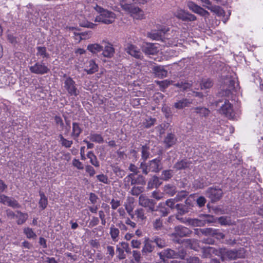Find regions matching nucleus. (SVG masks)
I'll list each match as a JSON object with an SVG mask.
<instances>
[{"label": "nucleus", "instance_id": "f257e3e1", "mask_svg": "<svg viewBox=\"0 0 263 263\" xmlns=\"http://www.w3.org/2000/svg\"><path fill=\"white\" fill-rule=\"evenodd\" d=\"M94 9L99 14L95 18L96 22L110 24L115 21L116 15L113 12L105 9L97 5L94 7Z\"/></svg>", "mask_w": 263, "mask_h": 263}, {"label": "nucleus", "instance_id": "f03ea898", "mask_svg": "<svg viewBox=\"0 0 263 263\" xmlns=\"http://www.w3.org/2000/svg\"><path fill=\"white\" fill-rule=\"evenodd\" d=\"M166 31L165 29L152 31L148 34V36L153 40L161 41L167 46L176 45V40L168 37Z\"/></svg>", "mask_w": 263, "mask_h": 263}, {"label": "nucleus", "instance_id": "7ed1b4c3", "mask_svg": "<svg viewBox=\"0 0 263 263\" xmlns=\"http://www.w3.org/2000/svg\"><path fill=\"white\" fill-rule=\"evenodd\" d=\"M215 105L220 107L219 111L230 119H234L235 115L232 104L226 99H219L215 102Z\"/></svg>", "mask_w": 263, "mask_h": 263}, {"label": "nucleus", "instance_id": "20e7f679", "mask_svg": "<svg viewBox=\"0 0 263 263\" xmlns=\"http://www.w3.org/2000/svg\"><path fill=\"white\" fill-rule=\"evenodd\" d=\"M120 5L123 10L129 13L134 18L136 19H141L143 18V12L139 7L125 2L121 3Z\"/></svg>", "mask_w": 263, "mask_h": 263}, {"label": "nucleus", "instance_id": "39448f33", "mask_svg": "<svg viewBox=\"0 0 263 263\" xmlns=\"http://www.w3.org/2000/svg\"><path fill=\"white\" fill-rule=\"evenodd\" d=\"M66 79L64 82V87L70 96L77 97L79 94V91L77 87L75 81L70 77L64 76Z\"/></svg>", "mask_w": 263, "mask_h": 263}, {"label": "nucleus", "instance_id": "423d86ee", "mask_svg": "<svg viewBox=\"0 0 263 263\" xmlns=\"http://www.w3.org/2000/svg\"><path fill=\"white\" fill-rule=\"evenodd\" d=\"M30 71L34 74L43 75L50 71V68L43 62V61L36 62L29 66Z\"/></svg>", "mask_w": 263, "mask_h": 263}, {"label": "nucleus", "instance_id": "0eeeda50", "mask_svg": "<svg viewBox=\"0 0 263 263\" xmlns=\"http://www.w3.org/2000/svg\"><path fill=\"white\" fill-rule=\"evenodd\" d=\"M191 233V231L188 228L182 226H177L175 227L174 232L171 234V236L174 237L173 239L174 242L180 243V240L177 238V237H185L188 236Z\"/></svg>", "mask_w": 263, "mask_h": 263}, {"label": "nucleus", "instance_id": "6e6552de", "mask_svg": "<svg viewBox=\"0 0 263 263\" xmlns=\"http://www.w3.org/2000/svg\"><path fill=\"white\" fill-rule=\"evenodd\" d=\"M155 248L152 238L145 237L143 239L141 253L144 256L149 255L154 251Z\"/></svg>", "mask_w": 263, "mask_h": 263}, {"label": "nucleus", "instance_id": "1a4fd4ad", "mask_svg": "<svg viewBox=\"0 0 263 263\" xmlns=\"http://www.w3.org/2000/svg\"><path fill=\"white\" fill-rule=\"evenodd\" d=\"M174 15L178 19L185 22H193L197 19L195 15L180 8H177L176 9L174 12Z\"/></svg>", "mask_w": 263, "mask_h": 263}, {"label": "nucleus", "instance_id": "9d476101", "mask_svg": "<svg viewBox=\"0 0 263 263\" xmlns=\"http://www.w3.org/2000/svg\"><path fill=\"white\" fill-rule=\"evenodd\" d=\"M205 195L212 202H215L221 199L223 192L220 188L209 187L206 190Z\"/></svg>", "mask_w": 263, "mask_h": 263}, {"label": "nucleus", "instance_id": "9b49d317", "mask_svg": "<svg viewBox=\"0 0 263 263\" xmlns=\"http://www.w3.org/2000/svg\"><path fill=\"white\" fill-rule=\"evenodd\" d=\"M156 202L152 199H149L143 195L140 196L139 198V204L140 205L148 208V212L153 213L155 212V204Z\"/></svg>", "mask_w": 263, "mask_h": 263}, {"label": "nucleus", "instance_id": "f8f14e48", "mask_svg": "<svg viewBox=\"0 0 263 263\" xmlns=\"http://www.w3.org/2000/svg\"><path fill=\"white\" fill-rule=\"evenodd\" d=\"M200 231L203 234L214 237L218 240L222 239L224 237V234L219 229L209 228L200 229Z\"/></svg>", "mask_w": 263, "mask_h": 263}, {"label": "nucleus", "instance_id": "ddd939ff", "mask_svg": "<svg viewBox=\"0 0 263 263\" xmlns=\"http://www.w3.org/2000/svg\"><path fill=\"white\" fill-rule=\"evenodd\" d=\"M0 203L13 209H20L21 207V204L14 198L4 194L0 195Z\"/></svg>", "mask_w": 263, "mask_h": 263}, {"label": "nucleus", "instance_id": "4468645a", "mask_svg": "<svg viewBox=\"0 0 263 263\" xmlns=\"http://www.w3.org/2000/svg\"><path fill=\"white\" fill-rule=\"evenodd\" d=\"M221 254V259L222 260L226 259H236L237 258L241 257L240 253L236 250H226L221 249L220 251Z\"/></svg>", "mask_w": 263, "mask_h": 263}, {"label": "nucleus", "instance_id": "2eb2a0df", "mask_svg": "<svg viewBox=\"0 0 263 263\" xmlns=\"http://www.w3.org/2000/svg\"><path fill=\"white\" fill-rule=\"evenodd\" d=\"M125 51L131 56L136 59H141L142 57V53L140 50L135 45L128 43L125 47Z\"/></svg>", "mask_w": 263, "mask_h": 263}, {"label": "nucleus", "instance_id": "dca6fc26", "mask_svg": "<svg viewBox=\"0 0 263 263\" xmlns=\"http://www.w3.org/2000/svg\"><path fill=\"white\" fill-rule=\"evenodd\" d=\"M187 6L193 12L198 14L202 16L207 17L209 15L208 11L197 5L193 2L190 1L187 2Z\"/></svg>", "mask_w": 263, "mask_h": 263}, {"label": "nucleus", "instance_id": "f3484780", "mask_svg": "<svg viewBox=\"0 0 263 263\" xmlns=\"http://www.w3.org/2000/svg\"><path fill=\"white\" fill-rule=\"evenodd\" d=\"M225 83L227 84L228 83V88L222 91L221 95L222 96L229 97L232 93V91L237 89L238 84L235 80L232 79H228Z\"/></svg>", "mask_w": 263, "mask_h": 263}, {"label": "nucleus", "instance_id": "a211bd4d", "mask_svg": "<svg viewBox=\"0 0 263 263\" xmlns=\"http://www.w3.org/2000/svg\"><path fill=\"white\" fill-rule=\"evenodd\" d=\"M161 161V159L160 158H157L149 161L148 162L150 172L153 173L159 172L162 168V164Z\"/></svg>", "mask_w": 263, "mask_h": 263}, {"label": "nucleus", "instance_id": "6ab92c4d", "mask_svg": "<svg viewBox=\"0 0 263 263\" xmlns=\"http://www.w3.org/2000/svg\"><path fill=\"white\" fill-rule=\"evenodd\" d=\"M142 50L146 54L154 55L158 52L159 49L155 44L146 43L143 46Z\"/></svg>", "mask_w": 263, "mask_h": 263}, {"label": "nucleus", "instance_id": "aec40b11", "mask_svg": "<svg viewBox=\"0 0 263 263\" xmlns=\"http://www.w3.org/2000/svg\"><path fill=\"white\" fill-rule=\"evenodd\" d=\"M162 183V182L161 181L160 178L156 175H154L148 181L147 188L149 190L153 188L157 189Z\"/></svg>", "mask_w": 263, "mask_h": 263}, {"label": "nucleus", "instance_id": "412c9836", "mask_svg": "<svg viewBox=\"0 0 263 263\" xmlns=\"http://www.w3.org/2000/svg\"><path fill=\"white\" fill-rule=\"evenodd\" d=\"M177 139L174 134L168 133L164 139V143L166 148H169L173 146L176 142Z\"/></svg>", "mask_w": 263, "mask_h": 263}, {"label": "nucleus", "instance_id": "4be33fe9", "mask_svg": "<svg viewBox=\"0 0 263 263\" xmlns=\"http://www.w3.org/2000/svg\"><path fill=\"white\" fill-rule=\"evenodd\" d=\"M177 252L171 249H166L159 253L161 259L177 258Z\"/></svg>", "mask_w": 263, "mask_h": 263}, {"label": "nucleus", "instance_id": "5701e85b", "mask_svg": "<svg viewBox=\"0 0 263 263\" xmlns=\"http://www.w3.org/2000/svg\"><path fill=\"white\" fill-rule=\"evenodd\" d=\"M192 103V101L190 99L183 98L181 100H177L174 105L175 108L177 109H182L185 107L189 106Z\"/></svg>", "mask_w": 263, "mask_h": 263}, {"label": "nucleus", "instance_id": "b1692460", "mask_svg": "<svg viewBox=\"0 0 263 263\" xmlns=\"http://www.w3.org/2000/svg\"><path fill=\"white\" fill-rule=\"evenodd\" d=\"M82 128L81 127L79 123L77 122L72 123V130L71 134V137L74 140H77L80 134L82 132Z\"/></svg>", "mask_w": 263, "mask_h": 263}, {"label": "nucleus", "instance_id": "393cba45", "mask_svg": "<svg viewBox=\"0 0 263 263\" xmlns=\"http://www.w3.org/2000/svg\"><path fill=\"white\" fill-rule=\"evenodd\" d=\"M28 218V215L27 213L22 212L20 210L16 211V223L18 225H21L25 223Z\"/></svg>", "mask_w": 263, "mask_h": 263}, {"label": "nucleus", "instance_id": "a878e982", "mask_svg": "<svg viewBox=\"0 0 263 263\" xmlns=\"http://www.w3.org/2000/svg\"><path fill=\"white\" fill-rule=\"evenodd\" d=\"M152 241L157 247L160 249L165 248L167 246L166 240L159 236H154L152 238Z\"/></svg>", "mask_w": 263, "mask_h": 263}, {"label": "nucleus", "instance_id": "bb28decb", "mask_svg": "<svg viewBox=\"0 0 263 263\" xmlns=\"http://www.w3.org/2000/svg\"><path fill=\"white\" fill-rule=\"evenodd\" d=\"M109 234L112 240L117 242L119 239L120 230L114 224H111L109 228Z\"/></svg>", "mask_w": 263, "mask_h": 263}, {"label": "nucleus", "instance_id": "cd10ccee", "mask_svg": "<svg viewBox=\"0 0 263 263\" xmlns=\"http://www.w3.org/2000/svg\"><path fill=\"white\" fill-rule=\"evenodd\" d=\"M164 203L160 202L155 207V212H159L162 217L166 216L170 213V209Z\"/></svg>", "mask_w": 263, "mask_h": 263}, {"label": "nucleus", "instance_id": "c85d7f7f", "mask_svg": "<svg viewBox=\"0 0 263 263\" xmlns=\"http://www.w3.org/2000/svg\"><path fill=\"white\" fill-rule=\"evenodd\" d=\"M88 64V65L87 66V68L84 69L87 74H93L98 70V66L93 60H90Z\"/></svg>", "mask_w": 263, "mask_h": 263}, {"label": "nucleus", "instance_id": "c756f323", "mask_svg": "<svg viewBox=\"0 0 263 263\" xmlns=\"http://www.w3.org/2000/svg\"><path fill=\"white\" fill-rule=\"evenodd\" d=\"M87 138L93 142L99 144L102 143L104 142L103 138L101 134L92 132L90 133L89 135L87 137Z\"/></svg>", "mask_w": 263, "mask_h": 263}, {"label": "nucleus", "instance_id": "7c9ffc66", "mask_svg": "<svg viewBox=\"0 0 263 263\" xmlns=\"http://www.w3.org/2000/svg\"><path fill=\"white\" fill-rule=\"evenodd\" d=\"M115 49L110 43H106L103 51V55L106 58H111L114 55Z\"/></svg>", "mask_w": 263, "mask_h": 263}, {"label": "nucleus", "instance_id": "2f4dec72", "mask_svg": "<svg viewBox=\"0 0 263 263\" xmlns=\"http://www.w3.org/2000/svg\"><path fill=\"white\" fill-rule=\"evenodd\" d=\"M135 214L139 221L145 222L147 219L145 210L143 208H138L135 211Z\"/></svg>", "mask_w": 263, "mask_h": 263}, {"label": "nucleus", "instance_id": "473e14b6", "mask_svg": "<svg viewBox=\"0 0 263 263\" xmlns=\"http://www.w3.org/2000/svg\"><path fill=\"white\" fill-rule=\"evenodd\" d=\"M154 71L157 77L159 78L166 77L167 74V71L163 67L157 66L154 67Z\"/></svg>", "mask_w": 263, "mask_h": 263}, {"label": "nucleus", "instance_id": "72a5a7b5", "mask_svg": "<svg viewBox=\"0 0 263 263\" xmlns=\"http://www.w3.org/2000/svg\"><path fill=\"white\" fill-rule=\"evenodd\" d=\"M145 184V181L144 177L141 175H139L137 178L135 177V175L133 174V177L130 181L131 186H135L136 184H140L143 185Z\"/></svg>", "mask_w": 263, "mask_h": 263}, {"label": "nucleus", "instance_id": "f704fd0d", "mask_svg": "<svg viewBox=\"0 0 263 263\" xmlns=\"http://www.w3.org/2000/svg\"><path fill=\"white\" fill-rule=\"evenodd\" d=\"M206 8L211 10L212 12L216 13L219 16H223L225 14L224 11L221 8V7L218 6H212L211 4L210 6H207Z\"/></svg>", "mask_w": 263, "mask_h": 263}, {"label": "nucleus", "instance_id": "c9c22d12", "mask_svg": "<svg viewBox=\"0 0 263 263\" xmlns=\"http://www.w3.org/2000/svg\"><path fill=\"white\" fill-rule=\"evenodd\" d=\"M36 55L40 56L42 58L48 59L50 58V54L47 52V49L45 47L38 46L36 47Z\"/></svg>", "mask_w": 263, "mask_h": 263}, {"label": "nucleus", "instance_id": "e433bc0d", "mask_svg": "<svg viewBox=\"0 0 263 263\" xmlns=\"http://www.w3.org/2000/svg\"><path fill=\"white\" fill-rule=\"evenodd\" d=\"M87 157L90 159V162L92 165L97 167H99L100 166L99 162L92 151L88 152L87 154Z\"/></svg>", "mask_w": 263, "mask_h": 263}, {"label": "nucleus", "instance_id": "4c0bfd02", "mask_svg": "<svg viewBox=\"0 0 263 263\" xmlns=\"http://www.w3.org/2000/svg\"><path fill=\"white\" fill-rule=\"evenodd\" d=\"M156 122L155 118L147 117L142 122V126L146 128H149L154 126Z\"/></svg>", "mask_w": 263, "mask_h": 263}, {"label": "nucleus", "instance_id": "58836bf2", "mask_svg": "<svg viewBox=\"0 0 263 263\" xmlns=\"http://www.w3.org/2000/svg\"><path fill=\"white\" fill-rule=\"evenodd\" d=\"M39 194L40 196V199L39 202L40 208H41L42 210H44L48 204L47 197L42 192H40Z\"/></svg>", "mask_w": 263, "mask_h": 263}, {"label": "nucleus", "instance_id": "ea45409f", "mask_svg": "<svg viewBox=\"0 0 263 263\" xmlns=\"http://www.w3.org/2000/svg\"><path fill=\"white\" fill-rule=\"evenodd\" d=\"M175 208L177 211V214L184 215L189 212V206L185 204H177L175 205Z\"/></svg>", "mask_w": 263, "mask_h": 263}, {"label": "nucleus", "instance_id": "a19ab883", "mask_svg": "<svg viewBox=\"0 0 263 263\" xmlns=\"http://www.w3.org/2000/svg\"><path fill=\"white\" fill-rule=\"evenodd\" d=\"M190 166V163L186 160H182L176 162L174 165V168L177 170L185 169Z\"/></svg>", "mask_w": 263, "mask_h": 263}, {"label": "nucleus", "instance_id": "79ce46f5", "mask_svg": "<svg viewBox=\"0 0 263 263\" xmlns=\"http://www.w3.org/2000/svg\"><path fill=\"white\" fill-rule=\"evenodd\" d=\"M173 176V171L172 170H166L162 172L160 179L164 181H168Z\"/></svg>", "mask_w": 263, "mask_h": 263}, {"label": "nucleus", "instance_id": "37998d69", "mask_svg": "<svg viewBox=\"0 0 263 263\" xmlns=\"http://www.w3.org/2000/svg\"><path fill=\"white\" fill-rule=\"evenodd\" d=\"M149 148L147 145H142L141 147V159L145 161L149 157Z\"/></svg>", "mask_w": 263, "mask_h": 263}, {"label": "nucleus", "instance_id": "c03bdc74", "mask_svg": "<svg viewBox=\"0 0 263 263\" xmlns=\"http://www.w3.org/2000/svg\"><path fill=\"white\" fill-rule=\"evenodd\" d=\"M194 112L199 115L201 117H206L209 114V110L205 107H196L193 109Z\"/></svg>", "mask_w": 263, "mask_h": 263}, {"label": "nucleus", "instance_id": "a18cd8bd", "mask_svg": "<svg viewBox=\"0 0 263 263\" xmlns=\"http://www.w3.org/2000/svg\"><path fill=\"white\" fill-rule=\"evenodd\" d=\"M23 232L28 239H35L36 235L32 228L26 227L23 229Z\"/></svg>", "mask_w": 263, "mask_h": 263}, {"label": "nucleus", "instance_id": "49530a36", "mask_svg": "<svg viewBox=\"0 0 263 263\" xmlns=\"http://www.w3.org/2000/svg\"><path fill=\"white\" fill-rule=\"evenodd\" d=\"M103 47L98 44L88 45L87 49L93 53H97L102 50Z\"/></svg>", "mask_w": 263, "mask_h": 263}, {"label": "nucleus", "instance_id": "de8ad7c7", "mask_svg": "<svg viewBox=\"0 0 263 263\" xmlns=\"http://www.w3.org/2000/svg\"><path fill=\"white\" fill-rule=\"evenodd\" d=\"M202 255L204 257H209L212 253H214L215 249L211 247H204L202 249Z\"/></svg>", "mask_w": 263, "mask_h": 263}, {"label": "nucleus", "instance_id": "09e8293b", "mask_svg": "<svg viewBox=\"0 0 263 263\" xmlns=\"http://www.w3.org/2000/svg\"><path fill=\"white\" fill-rule=\"evenodd\" d=\"M60 138V142L63 146L66 148H69L73 144V141L71 140H68L64 138L62 135L60 134L59 136Z\"/></svg>", "mask_w": 263, "mask_h": 263}, {"label": "nucleus", "instance_id": "8fccbe9b", "mask_svg": "<svg viewBox=\"0 0 263 263\" xmlns=\"http://www.w3.org/2000/svg\"><path fill=\"white\" fill-rule=\"evenodd\" d=\"M174 86L182 89L183 90H186L191 86V83L186 81H180L174 84Z\"/></svg>", "mask_w": 263, "mask_h": 263}, {"label": "nucleus", "instance_id": "3c124183", "mask_svg": "<svg viewBox=\"0 0 263 263\" xmlns=\"http://www.w3.org/2000/svg\"><path fill=\"white\" fill-rule=\"evenodd\" d=\"M144 190V189L142 186H134L131 191L130 193L133 195L138 196Z\"/></svg>", "mask_w": 263, "mask_h": 263}, {"label": "nucleus", "instance_id": "603ef678", "mask_svg": "<svg viewBox=\"0 0 263 263\" xmlns=\"http://www.w3.org/2000/svg\"><path fill=\"white\" fill-rule=\"evenodd\" d=\"M164 190L166 194L173 196L176 193V187L171 184H167L164 186Z\"/></svg>", "mask_w": 263, "mask_h": 263}, {"label": "nucleus", "instance_id": "864d4df0", "mask_svg": "<svg viewBox=\"0 0 263 263\" xmlns=\"http://www.w3.org/2000/svg\"><path fill=\"white\" fill-rule=\"evenodd\" d=\"M140 168L142 170V172L144 175H147L150 171L149 170L148 162L146 163L143 161L140 163Z\"/></svg>", "mask_w": 263, "mask_h": 263}, {"label": "nucleus", "instance_id": "5fc2aeb1", "mask_svg": "<svg viewBox=\"0 0 263 263\" xmlns=\"http://www.w3.org/2000/svg\"><path fill=\"white\" fill-rule=\"evenodd\" d=\"M114 173L119 178H122L125 175V172L118 166H115L112 168Z\"/></svg>", "mask_w": 263, "mask_h": 263}, {"label": "nucleus", "instance_id": "6e6d98bb", "mask_svg": "<svg viewBox=\"0 0 263 263\" xmlns=\"http://www.w3.org/2000/svg\"><path fill=\"white\" fill-rule=\"evenodd\" d=\"M116 252L117 253V257L120 259H124L126 258V254L124 253V251L123 249H122L121 247H119L118 245L116 247Z\"/></svg>", "mask_w": 263, "mask_h": 263}, {"label": "nucleus", "instance_id": "4d7b16f0", "mask_svg": "<svg viewBox=\"0 0 263 263\" xmlns=\"http://www.w3.org/2000/svg\"><path fill=\"white\" fill-rule=\"evenodd\" d=\"M96 177L97 179L101 182L106 184L109 183V180L108 177L103 174L98 175H97Z\"/></svg>", "mask_w": 263, "mask_h": 263}, {"label": "nucleus", "instance_id": "13d9d810", "mask_svg": "<svg viewBox=\"0 0 263 263\" xmlns=\"http://www.w3.org/2000/svg\"><path fill=\"white\" fill-rule=\"evenodd\" d=\"M213 85L212 82L210 79H205L202 81L201 84V89H208L211 87Z\"/></svg>", "mask_w": 263, "mask_h": 263}, {"label": "nucleus", "instance_id": "bf43d9fd", "mask_svg": "<svg viewBox=\"0 0 263 263\" xmlns=\"http://www.w3.org/2000/svg\"><path fill=\"white\" fill-rule=\"evenodd\" d=\"M162 220L161 218L156 219L153 222V227L156 230H159L162 227Z\"/></svg>", "mask_w": 263, "mask_h": 263}, {"label": "nucleus", "instance_id": "052dcab7", "mask_svg": "<svg viewBox=\"0 0 263 263\" xmlns=\"http://www.w3.org/2000/svg\"><path fill=\"white\" fill-rule=\"evenodd\" d=\"M133 257L136 262H139L141 258V254L139 251L133 250L132 251Z\"/></svg>", "mask_w": 263, "mask_h": 263}, {"label": "nucleus", "instance_id": "680f3d73", "mask_svg": "<svg viewBox=\"0 0 263 263\" xmlns=\"http://www.w3.org/2000/svg\"><path fill=\"white\" fill-rule=\"evenodd\" d=\"M193 224L197 227H202L205 225L203 217H200V219H195L193 220Z\"/></svg>", "mask_w": 263, "mask_h": 263}, {"label": "nucleus", "instance_id": "e2e57ef3", "mask_svg": "<svg viewBox=\"0 0 263 263\" xmlns=\"http://www.w3.org/2000/svg\"><path fill=\"white\" fill-rule=\"evenodd\" d=\"M133 177V174H129L124 178V183L126 187L129 188V187L131 186L130 181Z\"/></svg>", "mask_w": 263, "mask_h": 263}, {"label": "nucleus", "instance_id": "0e129e2a", "mask_svg": "<svg viewBox=\"0 0 263 263\" xmlns=\"http://www.w3.org/2000/svg\"><path fill=\"white\" fill-rule=\"evenodd\" d=\"M80 25L82 27L94 28L96 26V24L89 22L87 21H84L80 23Z\"/></svg>", "mask_w": 263, "mask_h": 263}, {"label": "nucleus", "instance_id": "69168bd1", "mask_svg": "<svg viewBox=\"0 0 263 263\" xmlns=\"http://www.w3.org/2000/svg\"><path fill=\"white\" fill-rule=\"evenodd\" d=\"M218 221L221 225H228L230 223V218L224 216H221L218 218Z\"/></svg>", "mask_w": 263, "mask_h": 263}, {"label": "nucleus", "instance_id": "338daca9", "mask_svg": "<svg viewBox=\"0 0 263 263\" xmlns=\"http://www.w3.org/2000/svg\"><path fill=\"white\" fill-rule=\"evenodd\" d=\"M72 165L78 170H83L84 168L83 163L77 159H74L72 160Z\"/></svg>", "mask_w": 263, "mask_h": 263}, {"label": "nucleus", "instance_id": "774afa93", "mask_svg": "<svg viewBox=\"0 0 263 263\" xmlns=\"http://www.w3.org/2000/svg\"><path fill=\"white\" fill-rule=\"evenodd\" d=\"M163 197V194L159 191H154L152 193V197L157 200L161 199Z\"/></svg>", "mask_w": 263, "mask_h": 263}]
</instances>
